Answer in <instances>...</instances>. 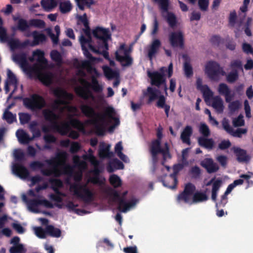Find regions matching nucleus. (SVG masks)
<instances>
[{
	"mask_svg": "<svg viewBox=\"0 0 253 253\" xmlns=\"http://www.w3.org/2000/svg\"><path fill=\"white\" fill-rule=\"evenodd\" d=\"M89 154L88 155H84L83 156V158L84 160H88L93 165H98L99 162L97 161L95 158V157L92 155V150L91 149H89L88 150Z\"/></svg>",
	"mask_w": 253,
	"mask_h": 253,
	"instance_id": "nucleus-54",
	"label": "nucleus"
},
{
	"mask_svg": "<svg viewBox=\"0 0 253 253\" xmlns=\"http://www.w3.org/2000/svg\"><path fill=\"white\" fill-rule=\"evenodd\" d=\"M209 3V0H198V5L202 11H205L207 10Z\"/></svg>",
	"mask_w": 253,
	"mask_h": 253,
	"instance_id": "nucleus-62",
	"label": "nucleus"
},
{
	"mask_svg": "<svg viewBox=\"0 0 253 253\" xmlns=\"http://www.w3.org/2000/svg\"><path fill=\"white\" fill-rule=\"evenodd\" d=\"M233 149L234 152L236 154L239 162H244L246 160L247 153L245 150L236 147H234Z\"/></svg>",
	"mask_w": 253,
	"mask_h": 253,
	"instance_id": "nucleus-42",
	"label": "nucleus"
},
{
	"mask_svg": "<svg viewBox=\"0 0 253 253\" xmlns=\"http://www.w3.org/2000/svg\"><path fill=\"white\" fill-rule=\"evenodd\" d=\"M30 25L27 21L23 18H20L17 22L16 29L22 32H27L29 30Z\"/></svg>",
	"mask_w": 253,
	"mask_h": 253,
	"instance_id": "nucleus-40",
	"label": "nucleus"
},
{
	"mask_svg": "<svg viewBox=\"0 0 253 253\" xmlns=\"http://www.w3.org/2000/svg\"><path fill=\"white\" fill-rule=\"evenodd\" d=\"M218 93L222 95H225L227 93H230L231 90L229 88L228 86L224 83H220L218 85Z\"/></svg>",
	"mask_w": 253,
	"mask_h": 253,
	"instance_id": "nucleus-50",
	"label": "nucleus"
},
{
	"mask_svg": "<svg viewBox=\"0 0 253 253\" xmlns=\"http://www.w3.org/2000/svg\"><path fill=\"white\" fill-rule=\"evenodd\" d=\"M196 187L191 182L186 183L183 191L177 196V201L179 202L182 201L185 203H189L193 195V203H199L208 200V196L205 193L199 192L194 193Z\"/></svg>",
	"mask_w": 253,
	"mask_h": 253,
	"instance_id": "nucleus-4",
	"label": "nucleus"
},
{
	"mask_svg": "<svg viewBox=\"0 0 253 253\" xmlns=\"http://www.w3.org/2000/svg\"><path fill=\"white\" fill-rule=\"evenodd\" d=\"M201 166L204 168L208 173H212L217 172L219 169L217 164L211 158H205L201 162Z\"/></svg>",
	"mask_w": 253,
	"mask_h": 253,
	"instance_id": "nucleus-16",
	"label": "nucleus"
},
{
	"mask_svg": "<svg viewBox=\"0 0 253 253\" xmlns=\"http://www.w3.org/2000/svg\"><path fill=\"white\" fill-rule=\"evenodd\" d=\"M10 253H24L25 250L23 245H14L9 250Z\"/></svg>",
	"mask_w": 253,
	"mask_h": 253,
	"instance_id": "nucleus-56",
	"label": "nucleus"
},
{
	"mask_svg": "<svg viewBox=\"0 0 253 253\" xmlns=\"http://www.w3.org/2000/svg\"><path fill=\"white\" fill-rule=\"evenodd\" d=\"M158 100L157 102L156 106L160 108H163L167 104H166V98L163 95H161L158 97Z\"/></svg>",
	"mask_w": 253,
	"mask_h": 253,
	"instance_id": "nucleus-60",
	"label": "nucleus"
},
{
	"mask_svg": "<svg viewBox=\"0 0 253 253\" xmlns=\"http://www.w3.org/2000/svg\"><path fill=\"white\" fill-rule=\"evenodd\" d=\"M72 5L69 0H66L59 3V10L63 13H67L70 12L72 9Z\"/></svg>",
	"mask_w": 253,
	"mask_h": 253,
	"instance_id": "nucleus-41",
	"label": "nucleus"
},
{
	"mask_svg": "<svg viewBox=\"0 0 253 253\" xmlns=\"http://www.w3.org/2000/svg\"><path fill=\"white\" fill-rule=\"evenodd\" d=\"M196 87L198 90H200L203 93V97L205 101H207L212 97V91L207 85L202 84V79L200 78H198L197 79Z\"/></svg>",
	"mask_w": 253,
	"mask_h": 253,
	"instance_id": "nucleus-18",
	"label": "nucleus"
},
{
	"mask_svg": "<svg viewBox=\"0 0 253 253\" xmlns=\"http://www.w3.org/2000/svg\"><path fill=\"white\" fill-rule=\"evenodd\" d=\"M33 55L38 57L37 63L32 67H29V70L31 72L40 73L44 70L47 65V61L44 56V53L40 49H37L33 51Z\"/></svg>",
	"mask_w": 253,
	"mask_h": 253,
	"instance_id": "nucleus-13",
	"label": "nucleus"
},
{
	"mask_svg": "<svg viewBox=\"0 0 253 253\" xmlns=\"http://www.w3.org/2000/svg\"><path fill=\"white\" fill-rule=\"evenodd\" d=\"M230 66L232 71L233 70H238V69L243 70L242 62L239 60H234L232 61Z\"/></svg>",
	"mask_w": 253,
	"mask_h": 253,
	"instance_id": "nucleus-57",
	"label": "nucleus"
},
{
	"mask_svg": "<svg viewBox=\"0 0 253 253\" xmlns=\"http://www.w3.org/2000/svg\"><path fill=\"white\" fill-rule=\"evenodd\" d=\"M160 71H154L153 72H148V76L151 79V84L152 85H155L161 89H163L166 95L168 94V87L166 84V79L164 73L168 72V77H171L173 74V65L170 63L169 65L168 68L165 67L160 68Z\"/></svg>",
	"mask_w": 253,
	"mask_h": 253,
	"instance_id": "nucleus-5",
	"label": "nucleus"
},
{
	"mask_svg": "<svg viewBox=\"0 0 253 253\" xmlns=\"http://www.w3.org/2000/svg\"><path fill=\"white\" fill-rule=\"evenodd\" d=\"M3 119L9 124H11L16 121V115H13L8 110H5L3 113Z\"/></svg>",
	"mask_w": 253,
	"mask_h": 253,
	"instance_id": "nucleus-47",
	"label": "nucleus"
},
{
	"mask_svg": "<svg viewBox=\"0 0 253 253\" xmlns=\"http://www.w3.org/2000/svg\"><path fill=\"white\" fill-rule=\"evenodd\" d=\"M38 123L36 121L31 122L29 125V129L32 133V136L31 137L32 140L35 138L40 137L41 135L40 130L37 127Z\"/></svg>",
	"mask_w": 253,
	"mask_h": 253,
	"instance_id": "nucleus-36",
	"label": "nucleus"
},
{
	"mask_svg": "<svg viewBox=\"0 0 253 253\" xmlns=\"http://www.w3.org/2000/svg\"><path fill=\"white\" fill-rule=\"evenodd\" d=\"M212 106L219 113L223 111V101L219 96H216L213 98Z\"/></svg>",
	"mask_w": 253,
	"mask_h": 253,
	"instance_id": "nucleus-39",
	"label": "nucleus"
},
{
	"mask_svg": "<svg viewBox=\"0 0 253 253\" xmlns=\"http://www.w3.org/2000/svg\"><path fill=\"white\" fill-rule=\"evenodd\" d=\"M16 135L19 141L22 144H28L33 140L29 134L23 129L17 130Z\"/></svg>",
	"mask_w": 253,
	"mask_h": 253,
	"instance_id": "nucleus-32",
	"label": "nucleus"
},
{
	"mask_svg": "<svg viewBox=\"0 0 253 253\" xmlns=\"http://www.w3.org/2000/svg\"><path fill=\"white\" fill-rule=\"evenodd\" d=\"M13 173L21 179H26L30 175L28 169L22 164L16 163L12 167Z\"/></svg>",
	"mask_w": 253,
	"mask_h": 253,
	"instance_id": "nucleus-19",
	"label": "nucleus"
},
{
	"mask_svg": "<svg viewBox=\"0 0 253 253\" xmlns=\"http://www.w3.org/2000/svg\"><path fill=\"white\" fill-rule=\"evenodd\" d=\"M35 234L37 237L41 239H44L46 238V227L45 229H43L41 227H37L35 228Z\"/></svg>",
	"mask_w": 253,
	"mask_h": 253,
	"instance_id": "nucleus-55",
	"label": "nucleus"
},
{
	"mask_svg": "<svg viewBox=\"0 0 253 253\" xmlns=\"http://www.w3.org/2000/svg\"><path fill=\"white\" fill-rule=\"evenodd\" d=\"M53 94L57 98L52 105L54 109H57L60 105L65 104L66 99L71 100L73 98V95L71 93L60 87L54 89Z\"/></svg>",
	"mask_w": 253,
	"mask_h": 253,
	"instance_id": "nucleus-14",
	"label": "nucleus"
},
{
	"mask_svg": "<svg viewBox=\"0 0 253 253\" xmlns=\"http://www.w3.org/2000/svg\"><path fill=\"white\" fill-rule=\"evenodd\" d=\"M107 194L112 198L115 202H118V210L121 212H126L129 209L134 206L136 203V200L132 199L130 202H127L126 200V196L127 194V191L124 192L122 195L116 190L110 188L107 191Z\"/></svg>",
	"mask_w": 253,
	"mask_h": 253,
	"instance_id": "nucleus-6",
	"label": "nucleus"
},
{
	"mask_svg": "<svg viewBox=\"0 0 253 253\" xmlns=\"http://www.w3.org/2000/svg\"><path fill=\"white\" fill-rule=\"evenodd\" d=\"M46 233L47 235H49L51 237L55 238H59L61 235V230L51 225H49L46 226Z\"/></svg>",
	"mask_w": 253,
	"mask_h": 253,
	"instance_id": "nucleus-38",
	"label": "nucleus"
},
{
	"mask_svg": "<svg viewBox=\"0 0 253 253\" xmlns=\"http://www.w3.org/2000/svg\"><path fill=\"white\" fill-rule=\"evenodd\" d=\"M169 42L172 47H179L182 48L184 46L183 35L181 32H172L169 36Z\"/></svg>",
	"mask_w": 253,
	"mask_h": 253,
	"instance_id": "nucleus-15",
	"label": "nucleus"
},
{
	"mask_svg": "<svg viewBox=\"0 0 253 253\" xmlns=\"http://www.w3.org/2000/svg\"><path fill=\"white\" fill-rule=\"evenodd\" d=\"M190 173L192 178H199L201 174V170L199 167L195 166L191 168L190 170Z\"/></svg>",
	"mask_w": 253,
	"mask_h": 253,
	"instance_id": "nucleus-53",
	"label": "nucleus"
},
{
	"mask_svg": "<svg viewBox=\"0 0 253 253\" xmlns=\"http://www.w3.org/2000/svg\"><path fill=\"white\" fill-rule=\"evenodd\" d=\"M75 2L81 10H84L85 6L90 8L91 5L95 4L94 0H75Z\"/></svg>",
	"mask_w": 253,
	"mask_h": 253,
	"instance_id": "nucleus-37",
	"label": "nucleus"
},
{
	"mask_svg": "<svg viewBox=\"0 0 253 253\" xmlns=\"http://www.w3.org/2000/svg\"><path fill=\"white\" fill-rule=\"evenodd\" d=\"M75 91L79 97L84 100H88L89 98L93 99L94 98L92 92L87 87L80 86L76 88Z\"/></svg>",
	"mask_w": 253,
	"mask_h": 253,
	"instance_id": "nucleus-22",
	"label": "nucleus"
},
{
	"mask_svg": "<svg viewBox=\"0 0 253 253\" xmlns=\"http://www.w3.org/2000/svg\"><path fill=\"white\" fill-rule=\"evenodd\" d=\"M110 145H106L105 144L102 143L100 145L99 149V156L102 158H111L114 155L112 152L110 151Z\"/></svg>",
	"mask_w": 253,
	"mask_h": 253,
	"instance_id": "nucleus-31",
	"label": "nucleus"
},
{
	"mask_svg": "<svg viewBox=\"0 0 253 253\" xmlns=\"http://www.w3.org/2000/svg\"><path fill=\"white\" fill-rule=\"evenodd\" d=\"M223 39H221L219 36L214 35L211 37L210 40L211 42L214 45L218 46L220 43L222 42Z\"/></svg>",
	"mask_w": 253,
	"mask_h": 253,
	"instance_id": "nucleus-58",
	"label": "nucleus"
},
{
	"mask_svg": "<svg viewBox=\"0 0 253 253\" xmlns=\"http://www.w3.org/2000/svg\"><path fill=\"white\" fill-rule=\"evenodd\" d=\"M18 115L20 122L22 125L27 124L31 119V116L27 113H19Z\"/></svg>",
	"mask_w": 253,
	"mask_h": 253,
	"instance_id": "nucleus-51",
	"label": "nucleus"
},
{
	"mask_svg": "<svg viewBox=\"0 0 253 253\" xmlns=\"http://www.w3.org/2000/svg\"><path fill=\"white\" fill-rule=\"evenodd\" d=\"M199 132L202 134V137H209L211 131L208 125L204 123H201L199 126Z\"/></svg>",
	"mask_w": 253,
	"mask_h": 253,
	"instance_id": "nucleus-48",
	"label": "nucleus"
},
{
	"mask_svg": "<svg viewBox=\"0 0 253 253\" xmlns=\"http://www.w3.org/2000/svg\"><path fill=\"white\" fill-rule=\"evenodd\" d=\"M205 73L212 81H218L220 79V75L226 76L227 82L230 84L234 83L239 78L237 70H232L227 75L223 67H221L218 63L213 61H210L207 63Z\"/></svg>",
	"mask_w": 253,
	"mask_h": 253,
	"instance_id": "nucleus-3",
	"label": "nucleus"
},
{
	"mask_svg": "<svg viewBox=\"0 0 253 253\" xmlns=\"http://www.w3.org/2000/svg\"><path fill=\"white\" fill-rule=\"evenodd\" d=\"M161 45V41L159 39L153 40L148 48L147 56L149 59L152 61L159 50Z\"/></svg>",
	"mask_w": 253,
	"mask_h": 253,
	"instance_id": "nucleus-21",
	"label": "nucleus"
},
{
	"mask_svg": "<svg viewBox=\"0 0 253 253\" xmlns=\"http://www.w3.org/2000/svg\"><path fill=\"white\" fill-rule=\"evenodd\" d=\"M13 60L17 62L20 66L29 74H32L29 70V66L28 62L27 60V54L24 52H20L16 54L13 56Z\"/></svg>",
	"mask_w": 253,
	"mask_h": 253,
	"instance_id": "nucleus-17",
	"label": "nucleus"
},
{
	"mask_svg": "<svg viewBox=\"0 0 253 253\" xmlns=\"http://www.w3.org/2000/svg\"><path fill=\"white\" fill-rule=\"evenodd\" d=\"M160 93L161 91L159 89L150 86L148 87L147 88V92L144 94L145 96L148 97L147 104H150L157 99L159 97V94Z\"/></svg>",
	"mask_w": 253,
	"mask_h": 253,
	"instance_id": "nucleus-26",
	"label": "nucleus"
},
{
	"mask_svg": "<svg viewBox=\"0 0 253 253\" xmlns=\"http://www.w3.org/2000/svg\"><path fill=\"white\" fill-rule=\"evenodd\" d=\"M43 139L47 144L54 143L56 141V138L52 134H47L44 135Z\"/></svg>",
	"mask_w": 253,
	"mask_h": 253,
	"instance_id": "nucleus-63",
	"label": "nucleus"
},
{
	"mask_svg": "<svg viewBox=\"0 0 253 253\" xmlns=\"http://www.w3.org/2000/svg\"><path fill=\"white\" fill-rule=\"evenodd\" d=\"M24 106L33 111L41 110L46 105L44 98L39 94L34 93L30 97H26L23 99Z\"/></svg>",
	"mask_w": 253,
	"mask_h": 253,
	"instance_id": "nucleus-10",
	"label": "nucleus"
},
{
	"mask_svg": "<svg viewBox=\"0 0 253 253\" xmlns=\"http://www.w3.org/2000/svg\"><path fill=\"white\" fill-rule=\"evenodd\" d=\"M93 36L98 40L99 47L108 50V40L111 39V35L108 29L97 27L92 31Z\"/></svg>",
	"mask_w": 253,
	"mask_h": 253,
	"instance_id": "nucleus-11",
	"label": "nucleus"
},
{
	"mask_svg": "<svg viewBox=\"0 0 253 253\" xmlns=\"http://www.w3.org/2000/svg\"><path fill=\"white\" fill-rule=\"evenodd\" d=\"M67 154L65 152H62L57 154L55 158L46 160L45 162L50 167V169H42L41 170L42 174L44 176H49L53 174L55 177L60 176L61 173L58 169V166L60 165V158L65 159Z\"/></svg>",
	"mask_w": 253,
	"mask_h": 253,
	"instance_id": "nucleus-9",
	"label": "nucleus"
},
{
	"mask_svg": "<svg viewBox=\"0 0 253 253\" xmlns=\"http://www.w3.org/2000/svg\"><path fill=\"white\" fill-rule=\"evenodd\" d=\"M42 115L45 121L51 122V128L61 135H66L71 130L70 126L77 127L82 126L80 120L77 119H71L69 122H62L60 124L57 122L59 116L53 110L44 109L42 111Z\"/></svg>",
	"mask_w": 253,
	"mask_h": 253,
	"instance_id": "nucleus-2",
	"label": "nucleus"
},
{
	"mask_svg": "<svg viewBox=\"0 0 253 253\" xmlns=\"http://www.w3.org/2000/svg\"><path fill=\"white\" fill-rule=\"evenodd\" d=\"M26 37L32 36L33 38V43L31 44L32 46L37 45L41 43H42L46 42V37L42 33H41L37 31H34L32 33L29 31L25 34Z\"/></svg>",
	"mask_w": 253,
	"mask_h": 253,
	"instance_id": "nucleus-20",
	"label": "nucleus"
},
{
	"mask_svg": "<svg viewBox=\"0 0 253 253\" xmlns=\"http://www.w3.org/2000/svg\"><path fill=\"white\" fill-rule=\"evenodd\" d=\"M208 137H199L198 138V143L199 146L208 150H212L214 145V142L212 138Z\"/></svg>",
	"mask_w": 253,
	"mask_h": 253,
	"instance_id": "nucleus-23",
	"label": "nucleus"
},
{
	"mask_svg": "<svg viewBox=\"0 0 253 253\" xmlns=\"http://www.w3.org/2000/svg\"><path fill=\"white\" fill-rule=\"evenodd\" d=\"M104 180L105 179H101L100 178V176H94L93 175L92 177H91L89 179V181L93 184L96 185H101L104 183Z\"/></svg>",
	"mask_w": 253,
	"mask_h": 253,
	"instance_id": "nucleus-61",
	"label": "nucleus"
},
{
	"mask_svg": "<svg viewBox=\"0 0 253 253\" xmlns=\"http://www.w3.org/2000/svg\"><path fill=\"white\" fill-rule=\"evenodd\" d=\"M109 182L111 185H112L115 188L120 187L122 185V181L120 177L115 174H113L110 176Z\"/></svg>",
	"mask_w": 253,
	"mask_h": 253,
	"instance_id": "nucleus-44",
	"label": "nucleus"
},
{
	"mask_svg": "<svg viewBox=\"0 0 253 253\" xmlns=\"http://www.w3.org/2000/svg\"><path fill=\"white\" fill-rule=\"evenodd\" d=\"M30 26H34L37 28H43L45 26V22L41 19H31L29 21Z\"/></svg>",
	"mask_w": 253,
	"mask_h": 253,
	"instance_id": "nucleus-52",
	"label": "nucleus"
},
{
	"mask_svg": "<svg viewBox=\"0 0 253 253\" xmlns=\"http://www.w3.org/2000/svg\"><path fill=\"white\" fill-rule=\"evenodd\" d=\"M183 58L185 60L183 66L185 75L187 78H190L193 75V71L192 67L189 63L190 59L186 55H183Z\"/></svg>",
	"mask_w": 253,
	"mask_h": 253,
	"instance_id": "nucleus-33",
	"label": "nucleus"
},
{
	"mask_svg": "<svg viewBox=\"0 0 253 253\" xmlns=\"http://www.w3.org/2000/svg\"><path fill=\"white\" fill-rule=\"evenodd\" d=\"M70 190L74 196L85 203H89L93 200L94 193L86 185H83L79 182H74L71 184Z\"/></svg>",
	"mask_w": 253,
	"mask_h": 253,
	"instance_id": "nucleus-7",
	"label": "nucleus"
},
{
	"mask_svg": "<svg viewBox=\"0 0 253 253\" xmlns=\"http://www.w3.org/2000/svg\"><path fill=\"white\" fill-rule=\"evenodd\" d=\"M124 168L123 163L117 158L110 161L107 165V170L108 172L112 173L116 169H122Z\"/></svg>",
	"mask_w": 253,
	"mask_h": 253,
	"instance_id": "nucleus-25",
	"label": "nucleus"
},
{
	"mask_svg": "<svg viewBox=\"0 0 253 253\" xmlns=\"http://www.w3.org/2000/svg\"><path fill=\"white\" fill-rule=\"evenodd\" d=\"M51 59L58 64L62 63V57L61 53L56 50H52L50 53Z\"/></svg>",
	"mask_w": 253,
	"mask_h": 253,
	"instance_id": "nucleus-46",
	"label": "nucleus"
},
{
	"mask_svg": "<svg viewBox=\"0 0 253 253\" xmlns=\"http://www.w3.org/2000/svg\"><path fill=\"white\" fill-rule=\"evenodd\" d=\"M49 182L51 184V187L56 194H61L59 188L63 186V183L60 179L50 178Z\"/></svg>",
	"mask_w": 253,
	"mask_h": 253,
	"instance_id": "nucleus-35",
	"label": "nucleus"
},
{
	"mask_svg": "<svg viewBox=\"0 0 253 253\" xmlns=\"http://www.w3.org/2000/svg\"><path fill=\"white\" fill-rule=\"evenodd\" d=\"M42 200L38 199H34L29 200L27 202V204L29 207V208L32 211L38 212V211L37 210V207L41 205V201Z\"/></svg>",
	"mask_w": 253,
	"mask_h": 253,
	"instance_id": "nucleus-43",
	"label": "nucleus"
},
{
	"mask_svg": "<svg viewBox=\"0 0 253 253\" xmlns=\"http://www.w3.org/2000/svg\"><path fill=\"white\" fill-rule=\"evenodd\" d=\"M231 145V143L229 140H224L221 141L218 144V148L220 150H224L229 148Z\"/></svg>",
	"mask_w": 253,
	"mask_h": 253,
	"instance_id": "nucleus-64",
	"label": "nucleus"
},
{
	"mask_svg": "<svg viewBox=\"0 0 253 253\" xmlns=\"http://www.w3.org/2000/svg\"><path fill=\"white\" fill-rule=\"evenodd\" d=\"M193 133V129L192 126H187L185 127L181 133L180 138L184 143L190 145V136Z\"/></svg>",
	"mask_w": 253,
	"mask_h": 253,
	"instance_id": "nucleus-29",
	"label": "nucleus"
},
{
	"mask_svg": "<svg viewBox=\"0 0 253 253\" xmlns=\"http://www.w3.org/2000/svg\"><path fill=\"white\" fill-rule=\"evenodd\" d=\"M80 109L85 117L91 119L90 123L93 125L95 133L98 136H103L105 134L107 117L114 120L116 125L119 124V120L113 117L115 111L112 106L106 107L104 114L96 113L93 107L87 104L82 105Z\"/></svg>",
	"mask_w": 253,
	"mask_h": 253,
	"instance_id": "nucleus-1",
	"label": "nucleus"
},
{
	"mask_svg": "<svg viewBox=\"0 0 253 253\" xmlns=\"http://www.w3.org/2000/svg\"><path fill=\"white\" fill-rule=\"evenodd\" d=\"M247 132V129L246 128H238L235 131L233 130V132H232L231 135L234 137L241 138L242 136V134H246Z\"/></svg>",
	"mask_w": 253,
	"mask_h": 253,
	"instance_id": "nucleus-59",
	"label": "nucleus"
},
{
	"mask_svg": "<svg viewBox=\"0 0 253 253\" xmlns=\"http://www.w3.org/2000/svg\"><path fill=\"white\" fill-rule=\"evenodd\" d=\"M177 167V166L176 165L174 166V167H173L174 172L169 175V177L173 181V184L171 185H169L168 183H167L165 180H163L162 181L163 184L164 186H165V187H169L171 189H174L176 188V187L177 186V184L178 183V180H177V179L176 177V175L178 172V170L176 169V168Z\"/></svg>",
	"mask_w": 253,
	"mask_h": 253,
	"instance_id": "nucleus-34",
	"label": "nucleus"
},
{
	"mask_svg": "<svg viewBox=\"0 0 253 253\" xmlns=\"http://www.w3.org/2000/svg\"><path fill=\"white\" fill-rule=\"evenodd\" d=\"M6 42H8V44L12 50L25 47L30 43L28 40L21 42L19 40L12 38H8Z\"/></svg>",
	"mask_w": 253,
	"mask_h": 253,
	"instance_id": "nucleus-24",
	"label": "nucleus"
},
{
	"mask_svg": "<svg viewBox=\"0 0 253 253\" xmlns=\"http://www.w3.org/2000/svg\"><path fill=\"white\" fill-rule=\"evenodd\" d=\"M163 148L161 146L160 139H155L152 141L150 146V152H162Z\"/></svg>",
	"mask_w": 253,
	"mask_h": 253,
	"instance_id": "nucleus-45",
	"label": "nucleus"
},
{
	"mask_svg": "<svg viewBox=\"0 0 253 253\" xmlns=\"http://www.w3.org/2000/svg\"><path fill=\"white\" fill-rule=\"evenodd\" d=\"M115 57L123 67H128L133 63V59L130 56L120 55L118 51L115 52Z\"/></svg>",
	"mask_w": 253,
	"mask_h": 253,
	"instance_id": "nucleus-28",
	"label": "nucleus"
},
{
	"mask_svg": "<svg viewBox=\"0 0 253 253\" xmlns=\"http://www.w3.org/2000/svg\"><path fill=\"white\" fill-rule=\"evenodd\" d=\"M83 83L86 85L87 87H91L95 92H101L103 90L102 86L99 84L97 79L94 76L91 77V83L84 80H83Z\"/></svg>",
	"mask_w": 253,
	"mask_h": 253,
	"instance_id": "nucleus-30",
	"label": "nucleus"
},
{
	"mask_svg": "<svg viewBox=\"0 0 253 253\" xmlns=\"http://www.w3.org/2000/svg\"><path fill=\"white\" fill-rule=\"evenodd\" d=\"M42 71L34 73L38 75L39 80L44 85L48 86L52 83V74L50 72L42 73Z\"/></svg>",
	"mask_w": 253,
	"mask_h": 253,
	"instance_id": "nucleus-27",
	"label": "nucleus"
},
{
	"mask_svg": "<svg viewBox=\"0 0 253 253\" xmlns=\"http://www.w3.org/2000/svg\"><path fill=\"white\" fill-rule=\"evenodd\" d=\"M103 69L104 75L108 79L114 78L117 75L116 72L108 66H105Z\"/></svg>",
	"mask_w": 253,
	"mask_h": 253,
	"instance_id": "nucleus-49",
	"label": "nucleus"
},
{
	"mask_svg": "<svg viewBox=\"0 0 253 253\" xmlns=\"http://www.w3.org/2000/svg\"><path fill=\"white\" fill-rule=\"evenodd\" d=\"M152 1L158 5L163 17L169 26L171 28H175L177 25V20L175 15L173 12L169 11V0H152Z\"/></svg>",
	"mask_w": 253,
	"mask_h": 253,
	"instance_id": "nucleus-8",
	"label": "nucleus"
},
{
	"mask_svg": "<svg viewBox=\"0 0 253 253\" xmlns=\"http://www.w3.org/2000/svg\"><path fill=\"white\" fill-rule=\"evenodd\" d=\"M86 38L84 36L81 35L80 37V42L81 44L82 49L84 56L88 59L89 61L84 60L82 64V66L85 68L90 65L89 62H93L96 60V58L92 56L91 54L89 52L88 49L85 46L86 44H90L92 43L91 36H86Z\"/></svg>",
	"mask_w": 253,
	"mask_h": 253,
	"instance_id": "nucleus-12",
	"label": "nucleus"
}]
</instances>
